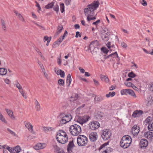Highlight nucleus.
Returning <instances> with one entry per match:
<instances>
[{
    "label": "nucleus",
    "mask_w": 153,
    "mask_h": 153,
    "mask_svg": "<svg viewBox=\"0 0 153 153\" xmlns=\"http://www.w3.org/2000/svg\"><path fill=\"white\" fill-rule=\"evenodd\" d=\"M99 3L98 1H94L91 4L88 5L87 7L84 10L85 15L87 17H91L94 13V11L98 7Z\"/></svg>",
    "instance_id": "nucleus-1"
},
{
    "label": "nucleus",
    "mask_w": 153,
    "mask_h": 153,
    "mask_svg": "<svg viewBox=\"0 0 153 153\" xmlns=\"http://www.w3.org/2000/svg\"><path fill=\"white\" fill-rule=\"evenodd\" d=\"M56 138L57 141L61 144H65L68 141L67 135L65 131L62 130H59L57 132Z\"/></svg>",
    "instance_id": "nucleus-2"
},
{
    "label": "nucleus",
    "mask_w": 153,
    "mask_h": 153,
    "mask_svg": "<svg viewBox=\"0 0 153 153\" xmlns=\"http://www.w3.org/2000/svg\"><path fill=\"white\" fill-rule=\"evenodd\" d=\"M131 142V138L129 135H125L121 139L120 145L124 149L128 147Z\"/></svg>",
    "instance_id": "nucleus-3"
},
{
    "label": "nucleus",
    "mask_w": 153,
    "mask_h": 153,
    "mask_svg": "<svg viewBox=\"0 0 153 153\" xmlns=\"http://www.w3.org/2000/svg\"><path fill=\"white\" fill-rule=\"evenodd\" d=\"M72 118L71 115L70 114H60L58 117V119H59L60 123L61 124H65L70 121Z\"/></svg>",
    "instance_id": "nucleus-4"
},
{
    "label": "nucleus",
    "mask_w": 153,
    "mask_h": 153,
    "mask_svg": "<svg viewBox=\"0 0 153 153\" xmlns=\"http://www.w3.org/2000/svg\"><path fill=\"white\" fill-rule=\"evenodd\" d=\"M81 126L77 124L71 126L69 127V131L71 134L74 136H77L81 132Z\"/></svg>",
    "instance_id": "nucleus-5"
},
{
    "label": "nucleus",
    "mask_w": 153,
    "mask_h": 153,
    "mask_svg": "<svg viewBox=\"0 0 153 153\" xmlns=\"http://www.w3.org/2000/svg\"><path fill=\"white\" fill-rule=\"evenodd\" d=\"M77 143L79 146H84L87 145L88 139L85 135H79L77 138Z\"/></svg>",
    "instance_id": "nucleus-6"
},
{
    "label": "nucleus",
    "mask_w": 153,
    "mask_h": 153,
    "mask_svg": "<svg viewBox=\"0 0 153 153\" xmlns=\"http://www.w3.org/2000/svg\"><path fill=\"white\" fill-rule=\"evenodd\" d=\"M89 118L90 117L87 115L82 117L77 115L75 117L74 121L82 125L83 124L87 122Z\"/></svg>",
    "instance_id": "nucleus-7"
},
{
    "label": "nucleus",
    "mask_w": 153,
    "mask_h": 153,
    "mask_svg": "<svg viewBox=\"0 0 153 153\" xmlns=\"http://www.w3.org/2000/svg\"><path fill=\"white\" fill-rule=\"evenodd\" d=\"M101 134L102 139L107 140L110 138L112 134L110 129H106L102 130Z\"/></svg>",
    "instance_id": "nucleus-8"
},
{
    "label": "nucleus",
    "mask_w": 153,
    "mask_h": 153,
    "mask_svg": "<svg viewBox=\"0 0 153 153\" xmlns=\"http://www.w3.org/2000/svg\"><path fill=\"white\" fill-rule=\"evenodd\" d=\"M7 147V149L11 153H19L21 150L20 147L19 146H17L13 148H10L9 146Z\"/></svg>",
    "instance_id": "nucleus-9"
},
{
    "label": "nucleus",
    "mask_w": 153,
    "mask_h": 153,
    "mask_svg": "<svg viewBox=\"0 0 153 153\" xmlns=\"http://www.w3.org/2000/svg\"><path fill=\"white\" fill-rule=\"evenodd\" d=\"M100 126V124L97 121H94L89 124V127L91 130H94L97 129Z\"/></svg>",
    "instance_id": "nucleus-10"
},
{
    "label": "nucleus",
    "mask_w": 153,
    "mask_h": 153,
    "mask_svg": "<svg viewBox=\"0 0 153 153\" xmlns=\"http://www.w3.org/2000/svg\"><path fill=\"white\" fill-rule=\"evenodd\" d=\"M25 126L28 129V130L32 134L35 133L33 128L32 125L29 122H24Z\"/></svg>",
    "instance_id": "nucleus-11"
},
{
    "label": "nucleus",
    "mask_w": 153,
    "mask_h": 153,
    "mask_svg": "<svg viewBox=\"0 0 153 153\" xmlns=\"http://www.w3.org/2000/svg\"><path fill=\"white\" fill-rule=\"evenodd\" d=\"M148 144V141L146 139H142L140 140V146L141 148H146Z\"/></svg>",
    "instance_id": "nucleus-12"
},
{
    "label": "nucleus",
    "mask_w": 153,
    "mask_h": 153,
    "mask_svg": "<svg viewBox=\"0 0 153 153\" xmlns=\"http://www.w3.org/2000/svg\"><path fill=\"white\" fill-rule=\"evenodd\" d=\"M90 140L92 142L96 141L98 137L97 134L96 132H93L90 134L89 135Z\"/></svg>",
    "instance_id": "nucleus-13"
},
{
    "label": "nucleus",
    "mask_w": 153,
    "mask_h": 153,
    "mask_svg": "<svg viewBox=\"0 0 153 153\" xmlns=\"http://www.w3.org/2000/svg\"><path fill=\"white\" fill-rule=\"evenodd\" d=\"M46 146V145L45 143H38L34 146L33 147L34 149L38 150L40 149H43L45 148Z\"/></svg>",
    "instance_id": "nucleus-14"
},
{
    "label": "nucleus",
    "mask_w": 153,
    "mask_h": 153,
    "mask_svg": "<svg viewBox=\"0 0 153 153\" xmlns=\"http://www.w3.org/2000/svg\"><path fill=\"white\" fill-rule=\"evenodd\" d=\"M144 137L150 140L153 139V133L151 131H147L144 133Z\"/></svg>",
    "instance_id": "nucleus-15"
},
{
    "label": "nucleus",
    "mask_w": 153,
    "mask_h": 153,
    "mask_svg": "<svg viewBox=\"0 0 153 153\" xmlns=\"http://www.w3.org/2000/svg\"><path fill=\"white\" fill-rule=\"evenodd\" d=\"M139 131V127H137V126H134L132 128V133L134 136L137 135Z\"/></svg>",
    "instance_id": "nucleus-16"
},
{
    "label": "nucleus",
    "mask_w": 153,
    "mask_h": 153,
    "mask_svg": "<svg viewBox=\"0 0 153 153\" xmlns=\"http://www.w3.org/2000/svg\"><path fill=\"white\" fill-rule=\"evenodd\" d=\"M143 113V111L141 110H136L134 111L132 114V116L135 118L140 117Z\"/></svg>",
    "instance_id": "nucleus-17"
},
{
    "label": "nucleus",
    "mask_w": 153,
    "mask_h": 153,
    "mask_svg": "<svg viewBox=\"0 0 153 153\" xmlns=\"http://www.w3.org/2000/svg\"><path fill=\"white\" fill-rule=\"evenodd\" d=\"M74 146L73 140L70 141L67 147V150L68 153H70L72 152V148Z\"/></svg>",
    "instance_id": "nucleus-18"
},
{
    "label": "nucleus",
    "mask_w": 153,
    "mask_h": 153,
    "mask_svg": "<svg viewBox=\"0 0 153 153\" xmlns=\"http://www.w3.org/2000/svg\"><path fill=\"white\" fill-rule=\"evenodd\" d=\"M5 110L11 118L12 119H14L15 117L13 115V112L11 110L7 108L5 109Z\"/></svg>",
    "instance_id": "nucleus-19"
},
{
    "label": "nucleus",
    "mask_w": 153,
    "mask_h": 153,
    "mask_svg": "<svg viewBox=\"0 0 153 153\" xmlns=\"http://www.w3.org/2000/svg\"><path fill=\"white\" fill-rule=\"evenodd\" d=\"M35 108L36 110L37 111H40L41 108L40 104L36 99H35Z\"/></svg>",
    "instance_id": "nucleus-20"
},
{
    "label": "nucleus",
    "mask_w": 153,
    "mask_h": 153,
    "mask_svg": "<svg viewBox=\"0 0 153 153\" xmlns=\"http://www.w3.org/2000/svg\"><path fill=\"white\" fill-rule=\"evenodd\" d=\"M104 97L99 96H96L94 97V101L95 102L98 103L104 100Z\"/></svg>",
    "instance_id": "nucleus-21"
},
{
    "label": "nucleus",
    "mask_w": 153,
    "mask_h": 153,
    "mask_svg": "<svg viewBox=\"0 0 153 153\" xmlns=\"http://www.w3.org/2000/svg\"><path fill=\"white\" fill-rule=\"evenodd\" d=\"M14 13L16 14V15L18 17L19 19L24 22H25V20L22 16L17 11H14Z\"/></svg>",
    "instance_id": "nucleus-22"
},
{
    "label": "nucleus",
    "mask_w": 153,
    "mask_h": 153,
    "mask_svg": "<svg viewBox=\"0 0 153 153\" xmlns=\"http://www.w3.org/2000/svg\"><path fill=\"white\" fill-rule=\"evenodd\" d=\"M110 57L113 58L117 57L118 59L119 60H120V58L118 56L117 52H115L114 53L109 55L106 57V59L109 58Z\"/></svg>",
    "instance_id": "nucleus-23"
},
{
    "label": "nucleus",
    "mask_w": 153,
    "mask_h": 153,
    "mask_svg": "<svg viewBox=\"0 0 153 153\" xmlns=\"http://www.w3.org/2000/svg\"><path fill=\"white\" fill-rule=\"evenodd\" d=\"M71 74H68L67 76V78L66 79V83L67 86H69L71 84Z\"/></svg>",
    "instance_id": "nucleus-24"
},
{
    "label": "nucleus",
    "mask_w": 153,
    "mask_h": 153,
    "mask_svg": "<svg viewBox=\"0 0 153 153\" xmlns=\"http://www.w3.org/2000/svg\"><path fill=\"white\" fill-rule=\"evenodd\" d=\"M63 29V28L62 25L58 26V27L57 31L55 34V36H57L61 33L62 30Z\"/></svg>",
    "instance_id": "nucleus-25"
},
{
    "label": "nucleus",
    "mask_w": 153,
    "mask_h": 153,
    "mask_svg": "<svg viewBox=\"0 0 153 153\" xmlns=\"http://www.w3.org/2000/svg\"><path fill=\"white\" fill-rule=\"evenodd\" d=\"M110 36V34H106L104 35H101V37L102 39L106 41H108L109 39V36Z\"/></svg>",
    "instance_id": "nucleus-26"
},
{
    "label": "nucleus",
    "mask_w": 153,
    "mask_h": 153,
    "mask_svg": "<svg viewBox=\"0 0 153 153\" xmlns=\"http://www.w3.org/2000/svg\"><path fill=\"white\" fill-rule=\"evenodd\" d=\"M124 84L126 86L128 87H131L133 89L134 88H136V87L132 83L128 81H126L124 82Z\"/></svg>",
    "instance_id": "nucleus-27"
},
{
    "label": "nucleus",
    "mask_w": 153,
    "mask_h": 153,
    "mask_svg": "<svg viewBox=\"0 0 153 153\" xmlns=\"http://www.w3.org/2000/svg\"><path fill=\"white\" fill-rule=\"evenodd\" d=\"M7 73V70L4 68H0V75H4Z\"/></svg>",
    "instance_id": "nucleus-28"
},
{
    "label": "nucleus",
    "mask_w": 153,
    "mask_h": 153,
    "mask_svg": "<svg viewBox=\"0 0 153 153\" xmlns=\"http://www.w3.org/2000/svg\"><path fill=\"white\" fill-rule=\"evenodd\" d=\"M128 94L130 95L134 98H136L137 97V96L134 92L132 90L130 89L129 90Z\"/></svg>",
    "instance_id": "nucleus-29"
},
{
    "label": "nucleus",
    "mask_w": 153,
    "mask_h": 153,
    "mask_svg": "<svg viewBox=\"0 0 153 153\" xmlns=\"http://www.w3.org/2000/svg\"><path fill=\"white\" fill-rule=\"evenodd\" d=\"M1 24L2 28L3 30L6 31V27L4 21L3 19H1Z\"/></svg>",
    "instance_id": "nucleus-30"
},
{
    "label": "nucleus",
    "mask_w": 153,
    "mask_h": 153,
    "mask_svg": "<svg viewBox=\"0 0 153 153\" xmlns=\"http://www.w3.org/2000/svg\"><path fill=\"white\" fill-rule=\"evenodd\" d=\"M110 31L107 28H104V29H102V30L101 31V35H105L106 33V34H109Z\"/></svg>",
    "instance_id": "nucleus-31"
},
{
    "label": "nucleus",
    "mask_w": 153,
    "mask_h": 153,
    "mask_svg": "<svg viewBox=\"0 0 153 153\" xmlns=\"http://www.w3.org/2000/svg\"><path fill=\"white\" fill-rule=\"evenodd\" d=\"M15 85L16 87L19 90V91L23 90L22 86L17 81H16Z\"/></svg>",
    "instance_id": "nucleus-32"
},
{
    "label": "nucleus",
    "mask_w": 153,
    "mask_h": 153,
    "mask_svg": "<svg viewBox=\"0 0 153 153\" xmlns=\"http://www.w3.org/2000/svg\"><path fill=\"white\" fill-rule=\"evenodd\" d=\"M152 118L150 117H148L145 120V122L146 123V125L147 124H150L151 123L152 121Z\"/></svg>",
    "instance_id": "nucleus-33"
},
{
    "label": "nucleus",
    "mask_w": 153,
    "mask_h": 153,
    "mask_svg": "<svg viewBox=\"0 0 153 153\" xmlns=\"http://www.w3.org/2000/svg\"><path fill=\"white\" fill-rule=\"evenodd\" d=\"M129 89H124L121 91L120 93L122 95H127L128 94Z\"/></svg>",
    "instance_id": "nucleus-34"
},
{
    "label": "nucleus",
    "mask_w": 153,
    "mask_h": 153,
    "mask_svg": "<svg viewBox=\"0 0 153 153\" xmlns=\"http://www.w3.org/2000/svg\"><path fill=\"white\" fill-rule=\"evenodd\" d=\"M0 120L3 122L4 123L6 124H7V122L4 116L0 112Z\"/></svg>",
    "instance_id": "nucleus-35"
},
{
    "label": "nucleus",
    "mask_w": 153,
    "mask_h": 153,
    "mask_svg": "<svg viewBox=\"0 0 153 153\" xmlns=\"http://www.w3.org/2000/svg\"><path fill=\"white\" fill-rule=\"evenodd\" d=\"M53 128L50 127H44V130L45 132H47L48 131H51L53 130Z\"/></svg>",
    "instance_id": "nucleus-36"
},
{
    "label": "nucleus",
    "mask_w": 153,
    "mask_h": 153,
    "mask_svg": "<svg viewBox=\"0 0 153 153\" xmlns=\"http://www.w3.org/2000/svg\"><path fill=\"white\" fill-rule=\"evenodd\" d=\"M115 92L113 91L112 92H109L108 94H107L106 95V97L108 98L110 97H113L115 95Z\"/></svg>",
    "instance_id": "nucleus-37"
},
{
    "label": "nucleus",
    "mask_w": 153,
    "mask_h": 153,
    "mask_svg": "<svg viewBox=\"0 0 153 153\" xmlns=\"http://www.w3.org/2000/svg\"><path fill=\"white\" fill-rule=\"evenodd\" d=\"M149 99L148 98L147 100V105L148 106L150 105L152 102L153 100L152 99L151 97L150 98V97H149Z\"/></svg>",
    "instance_id": "nucleus-38"
},
{
    "label": "nucleus",
    "mask_w": 153,
    "mask_h": 153,
    "mask_svg": "<svg viewBox=\"0 0 153 153\" xmlns=\"http://www.w3.org/2000/svg\"><path fill=\"white\" fill-rule=\"evenodd\" d=\"M54 3L53 2H52L51 3H50L48 4L47 5H46L45 7L46 9H49V8H51L54 5Z\"/></svg>",
    "instance_id": "nucleus-39"
},
{
    "label": "nucleus",
    "mask_w": 153,
    "mask_h": 153,
    "mask_svg": "<svg viewBox=\"0 0 153 153\" xmlns=\"http://www.w3.org/2000/svg\"><path fill=\"white\" fill-rule=\"evenodd\" d=\"M38 64L41 69L42 72L45 71L43 64L39 61H38Z\"/></svg>",
    "instance_id": "nucleus-40"
},
{
    "label": "nucleus",
    "mask_w": 153,
    "mask_h": 153,
    "mask_svg": "<svg viewBox=\"0 0 153 153\" xmlns=\"http://www.w3.org/2000/svg\"><path fill=\"white\" fill-rule=\"evenodd\" d=\"M148 129L149 131H153V122L152 123L149 124L148 126Z\"/></svg>",
    "instance_id": "nucleus-41"
},
{
    "label": "nucleus",
    "mask_w": 153,
    "mask_h": 153,
    "mask_svg": "<svg viewBox=\"0 0 153 153\" xmlns=\"http://www.w3.org/2000/svg\"><path fill=\"white\" fill-rule=\"evenodd\" d=\"M58 83L60 86H64V81L63 79H60L58 81Z\"/></svg>",
    "instance_id": "nucleus-42"
},
{
    "label": "nucleus",
    "mask_w": 153,
    "mask_h": 153,
    "mask_svg": "<svg viewBox=\"0 0 153 153\" xmlns=\"http://www.w3.org/2000/svg\"><path fill=\"white\" fill-rule=\"evenodd\" d=\"M60 44V43L57 40L53 43L52 45V47L53 48H55L56 46H59Z\"/></svg>",
    "instance_id": "nucleus-43"
},
{
    "label": "nucleus",
    "mask_w": 153,
    "mask_h": 153,
    "mask_svg": "<svg viewBox=\"0 0 153 153\" xmlns=\"http://www.w3.org/2000/svg\"><path fill=\"white\" fill-rule=\"evenodd\" d=\"M78 95L77 94H76L74 96V97H72L71 98V99L70 100L71 101H72L73 102L77 100L78 99Z\"/></svg>",
    "instance_id": "nucleus-44"
},
{
    "label": "nucleus",
    "mask_w": 153,
    "mask_h": 153,
    "mask_svg": "<svg viewBox=\"0 0 153 153\" xmlns=\"http://www.w3.org/2000/svg\"><path fill=\"white\" fill-rule=\"evenodd\" d=\"M19 92L22 95V96H23V97L25 98V99H26L27 98V95L25 92L23 90H22V91H20Z\"/></svg>",
    "instance_id": "nucleus-45"
},
{
    "label": "nucleus",
    "mask_w": 153,
    "mask_h": 153,
    "mask_svg": "<svg viewBox=\"0 0 153 153\" xmlns=\"http://www.w3.org/2000/svg\"><path fill=\"white\" fill-rule=\"evenodd\" d=\"M136 76V75L133 72H131L128 74V76L129 77L134 78Z\"/></svg>",
    "instance_id": "nucleus-46"
},
{
    "label": "nucleus",
    "mask_w": 153,
    "mask_h": 153,
    "mask_svg": "<svg viewBox=\"0 0 153 153\" xmlns=\"http://www.w3.org/2000/svg\"><path fill=\"white\" fill-rule=\"evenodd\" d=\"M60 10L61 13H63L64 11V5L63 3H62L60 5Z\"/></svg>",
    "instance_id": "nucleus-47"
},
{
    "label": "nucleus",
    "mask_w": 153,
    "mask_h": 153,
    "mask_svg": "<svg viewBox=\"0 0 153 153\" xmlns=\"http://www.w3.org/2000/svg\"><path fill=\"white\" fill-rule=\"evenodd\" d=\"M108 144V142H107L104 143L103 144H102V145H101L99 149V150H100L104 148L106 146H107Z\"/></svg>",
    "instance_id": "nucleus-48"
},
{
    "label": "nucleus",
    "mask_w": 153,
    "mask_h": 153,
    "mask_svg": "<svg viewBox=\"0 0 153 153\" xmlns=\"http://www.w3.org/2000/svg\"><path fill=\"white\" fill-rule=\"evenodd\" d=\"M97 41L96 40L95 41H94L92 42L90 44L88 49L89 50H91V48L92 47V46L95 43V42H97Z\"/></svg>",
    "instance_id": "nucleus-49"
},
{
    "label": "nucleus",
    "mask_w": 153,
    "mask_h": 153,
    "mask_svg": "<svg viewBox=\"0 0 153 153\" xmlns=\"http://www.w3.org/2000/svg\"><path fill=\"white\" fill-rule=\"evenodd\" d=\"M65 74L64 72L61 70H60L59 75L62 78L64 77Z\"/></svg>",
    "instance_id": "nucleus-50"
},
{
    "label": "nucleus",
    "mask_w": 153,
    "mask_h": 153,
    "mask_svg": "<svg viewBox=\"0 0 153 153\" xmlns=\"http://www.w3.org/2000/svg\"><path fill=\"white\" fill-rule=\"evenodd\" d=\"M7 130L12 135L14 136H16V135L15 133L9 128H7Z\"/></svg>",
    "instance_id": "nucleus-51"
},
{
    "label": "nucleus",
    "mask_w": 153,
    "mask_h": 153,
    "mask_svg": "<svg viewBox=\"0 0 153 153\" xmlns=\"http://www.w3.org/2000/svg\"><path fill=\"white\" fill-rule=\"evenodd\" d=\"M54 10L56 13H58L59 11V7L58 5H55L53 7Z\"/></svg>",
    "instance_id": "nucleus-52"
},
{
    "label": "nucleus",
    "mask_w": 153,
    "mask_h": 153,
    "mask_svg": "<svg viewBox=\"0 0 153 153\" xmlns=\"http://www.w3.org/2000/svg\"><path fill=\"white\" fill-rule=\"evenodd\" d=\"M111 149L109 147H108L107 149H106L103 152H105V153H108V152H111Z\"/></svg>",
    "instance_id": "nucleus-53"
},
{
    "label": "nucleus",
    "mask_w": 153,
    "mask_h": 153,
    "mask_svg": "<svg viewBox=\"0 0 153 153\" xmlns=\"http://www.w3.org/2000/svg\"><path fill=\"white\" fill-rule=\"evenodd\" d=\"M34 24H35L36 25H37L38 27H39L40 29H41L42 30H45V28L42 25H41L38 24L36 23L35 22H34Z\"/></svg>",
    "instance_id": "nucleus-54"
},
{
    "label": "nucleus",
    "mask_w": 153,
    "mask_h": 153,
    "mask_svg": "<svg viewBox=\"0 0 153 153\" xmlns=\"http://www.w3.org/2000/svg\"><path fill=\"white\" fill-rule=\"evenodd\" d=\"M96 19V17L95 16H94L93 17H87V19L88 22H89L91 20L95 19Z\"/></svg>",
    "instance_id": "nucleus-55"
},
{
    "label": "nucleus",
    "mask_w": 153,
    "mask_h": 153,
    "mask_svg": "<svg viewBox=\"0 0 153 153\" xmlns=\"http://www.w3.org/2000/svg\"><path fill=\"white\" fill-rule=\"evenodd\" d=\"M101 50L104 53H107L108 52V50L106 48H101Z\"/></svg>",
    "instance_id": "nucleus-56"
},
{
    "label": "nucleus",
    "mask_w": 153,
    "mask_h": 153,
    "mask_svg": "<svg viewBox=\"0 0 153 153\" xmlns=\"http://www.w3.org/2000/svg\"><path fill=\"white\" fill-rule=\"evenodd\" d=\"M149 89L150 91H153V82L149 85Z\"/></svg>",
    "instance_id": "nucleus-57"
},
{
    "label": "nucleus",
    "mask_w": 153,
    "mask_h": 153,
    "mask_svg": "<svg viewBox=\"0 0 153 153\" xmlns=\"http://www.w3.org/2000/svg\"><path fill=\"white\" fill-rule=\"evenodd\" d=\"M61 57V55H60V57L58 58L57 59V63L59 65H61V63H62Z\"/></svg>",
    "instance_id": "nucleus-58"
},
{
    "label": "nucleus",
    "mask_w": 153,
    "mask_h": 153,
    "mask_svg": "<svg viewBox=\"0 0 153 153\" xmlns=\"http://www.w3.org/2000/svg\"><path fill=\"white\" fill-rule=\"evenodd\" d=\"M81 33H80L79 32L77 31L76 33L75 37L76 38H78V36L80 37L81 36Z\"/></svg>",
    "instance_id": "nucleus-59"
},
{
    "label": "nucleus",
    "mask_w": 153,
    "mask_h": 153,
    "mask_svg": "<svg viewBox=\"0 0 153 153\" xmlns=\"http://www.w3.org/2000/svg\"><path fill=\"white\" fill-rule=\"evenodd\" d=\"M43 73L45 76L46 78V79H49V77H48V74L45 71H44V72H43Z\"/></svg>",
    "instance_id": "nucleus-60"
},
{
    "label": "nucleus",
    "mask_w": 153,
    "mask_h": 153,
    "mask_svg": "<svg viewBox=\"0 0 153 153\" xmlns=\"http://www.w3.org/2000/svg\"><path fill=\"white\" fill-rule=\"evenodd\" d=\"M107 76L101 74L100 75V78L103 81L105 80V78Z\"/></svg>",
    "instance_id": "nucleus-61"
},
{
    "label": "nucleus",
    "mask_w": 153,
    "mask_h": 153,
    "mask_svg": "<svg viewBox=\"0 0 153 153\" xmlns=\"http://www.w3.org/2000/svg\"><path fill=\"white\" fill-rule=\"evenodd\" d=\"M121 45L124 48H126L127 47V45L124 42L121 43Z\"/></svg>",
    "instance_id": "nucleus-62"
},
{
    "label": "nucleus",
    "mask_w": 153,
    "mask_h": 153,
    "mask_svg": "<svg viewBox=\"0 0 153 153\" xmlns=\"http://www.w3.org/2000/svg\"><path fill=\"white\" fill-rule=\"evenodd\" d=\"M100 22V19H98L96 22H94L93 23V24L97 25L98 23H99Z\"/></svg>",
    "instance_id": "nucleus-63"
},
{
    "label": "nucleus",
    "mask_w": 153,
    "mask_h": 153,
    "mask_svg": "<svg viewBox=\"0 0 153 153\" xmlns=\"http://www.w3.org/2000/svg\"><path fill=\"white\" fill-rule=\"evenodd\" d=\"M143 2H142V4L144 6H146L147 5V3L146 1L145 0H142Z\"/></svg>",
    "instance_id": "nucleus-64"
}]
</instances>
